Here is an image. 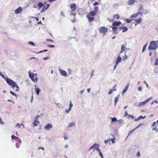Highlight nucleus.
Wrapping results in <instances>:
<instances>
[{
    "label": "nucleus",
    "mask_w": 158,
    "mask_h": 158,
    "mask_svg": "<svg viewBox=\"0 0 158 158\" xmlns=\"http://www.w3.org/2000/svg\"><path fill=\"white\" fill-rule=\"evenodd\" d=\"M6 81L8 85H11L13 88L16 87V89L15 90L16 91H19V86L16 84L15 82L13 80L8 78H7L6 79Z\"/></svg>",
    "instance_id": "f257e3e1"
},
{
    "label": "nucleus",
    "mask_w": 158,
    "mask_h": 158,
    "mask_svg": "<svg viewBox=\"0 0 158 158\" xmlns=\"http://www.w3.org/2000/svg\"><path fill=\"white\" fill-rule=\"evenodd\" d=\"M158 40L157 41H152L150 42L148 47V50H155L157 48Z\"/></svg>",
    "instance_id": "f03ea898"
},
{
    "label": "nucleus",
    "mask_w": 158,
    "mask_h": 158,
    "mask_svg": "<svg viewBox=\"0 0 158 158\" xmlns=\"http://www.w3.org/2000/svg\"><path fill=\"white\" fill-rule=\"evenodd\" d=\"M96 15V11H91L87 15L86 18H87L88 21L92 22L95 19L94 16Z\"/></svg>",
    "instance_id": "7ed1b4c3"
},
{
    "label": "nucleus",
    "mask_w": 158,
    "mask_h": 158,
    "mask_svg": "<svg viewBox=\"0 0 158 158\" xmlns=\"http://www.w3.org/2000/svg\"><path fill=\"white\" fill-rule=\"evenodd\" d=\"M108 28L107 27L104 26L100 27L99 31L100 33H102L104 35L106 34V33L108 31Z\"/></svg>",
    "instance_id": "20e7f679"
},
{
    "label": "nucleus",
    "mask_w": 158,
    "mask_h": 158,
    "mask_svg": "<svg viewBox=\"0 0 158 158\" xmlns=\"http://www.w3.org/2000/svg\"><path fill=\"white\" fill-rule=\"evenodd\" d=\"M127 44V43H125V44H123L121 46V50L120 52H119L120 54H121L123 52H124L126 49H127L126 48V45Z\"/></svg>",
    "instance_id": "39448f33"
},
{
    "label": "nucleus",
    "mask_w": 158,
    "mask_h": 158,
    "mask_svg": "<svg viewBox=\"0 0 158 158\" xmlns=\"http://www.w3.org/2000/svg\"><path fill=\"white\" fill-rule=\"evenodd\" d=\"M38 117H39V116L37 117V116H36V117L35 118L34 120L33 124L35 126H38L40 123V122L38 121L37 118Z\"/></svg>",
    "instance_id": "423d86ee"
},
{
    "label": "nucleus",
    "mask_w": 158,
    "mask_h": 158,
    "mask_svg": "<svg viewBox=\"0 0 158 158\" xmlns=\"http://www.w3.org/2000/svg\"><path fill=\"white\" fill-rule=\"evenodd\" d=\"M70 8L72 12H74L76 9V6L75 3L71 4L70 5Z\"/></svg>",
    "instance_id": "0eeeda50"
},
{
    "label": "nucleus",
    "mask_w": 158,
    "mask_h": 158,
    "mask_svg": "<svg viewBox=\"0 0 158 158\" xmlns=\"http://www.w3.org/2000/svg\"><path fill=\"white\" fill-rule=\"evenodd\" d=\"M120 53H119V54H118V56L117 59V60H116V64H118V63L120 62L121 61L122 59L120 56Z\"/></svg>",
    "instance_id": "6e6552de"
},
{
    "label": "nucleus",
    "mask_w": 158,
    "mask_h": 158,
    "mask_svg": "<svg viewBox=\"0 0 158 158\" xmlns=\"http://www.w3.org/2000/svg\"><path fill=\"white\" fill-rule=\"evenodd\" d=\"M52 127V124H48L44 127L45 130L49 131V129Z\"/></svg>",
    "instance_id": "1a4fd4ad"
},
{
    "label": "nucleus",
    "mask_w": 158,
    "mask_h": 158,
    "mask_svg": "<svg viewBox=\"0 0 158 158\" xmlns=\"http://www.w3.org/2000/svg\"><path fill=\"white\" fill-rule=\"evenodd\" d=\"M60 71L61 75H63L64 77H66L67 76V74L66 72L63 70H60Z\"/></svg>",
    "instance_id": "9d476101"
},
{
    "label": "nucleus",
    "mask_w": 158,
    "mask_h": 158,
    "mask_svg": "<svg viewBox=\"0 0 158 158\" xmlns=\"http://www.w3.org/2000/svg\"><path fill=\"white\" fill-rule=\"evenodd\" d=\"M22 10V8L21 7H19L17 9L15 10V13L17 14L20 13Z\"/></svg>",
    "instance_id": "9b49d317"
},
{
    "label": "nucleus",
    "mask_w": 158,
    "mask_h": 158,
    "mask_svg": "<svg viewBox=\"0 0 158 158\" xmlns=\"http://www.w3.org/2000/svg\"><path fill=\"white\" fill-rule=\"evenodd\" d=\"M119 29L120 30H121L123 29L122 32H124L127 31L128 29V28L126 27L122 26L119 27Z\"/></svg>",
    "instance_id": "f8f14e48"
},
{
    "label": "nucleus",
    "mask_w": 158,
    "mask_h": 158,
    "mask_svg": "<svg viewBox=\"0 0 158 158\" xmlns=\"http://www.w3.org/2000/svg\"><path fill=\"white\" fill-rule=\"evenodd\" d=\"M121 23L120 21L117 22L115 21L114 22H113L112 24V25L114 26H117L119 25L120 24H121Z\"/></svg>",
    "instance_id": "ddd939ff"
},
{
    "label": "nucleus",
    "mask_w": 158,
    "mask_h": 158,
    "mask_svg": "<svg viewBox=\"0 0 158 158\" xmlns=\"http://www.w3.org/2000/svg\"><path fill=\"white\" fill-rule=\"evenodd\" d=\"M136 0H129L127 2V4L129 5H131L135 2Z\"/></svg>",
    "instance_id": "4468645a"
},
{
    "label": "nucleus",
    "mask_w": 158,
    "mask_h": 158,
    "mask_svg": "<svg viewBox=\"0 0 158 158\" xmlns=\"http://www.w3.org/2000/svg\"><path fill=\"white\" fill-rule=\"evenodd\" d=\"M142 21V19L140 18L138 19H136L135 20V22L136 23L135 24V25L136 26L137 24H139L141 23V22Z\"/></svg>",
    "instance_id": "2eb2a0df"
},
{
    "label": "nucleus",
    "mask_w": 158,
    "mask_h": 158,
    "mask_svg": "<svg viewBox=\"0 0 158 158\" xmlns=\"http://www.w3.org/2000/svg\"><path fill=\"white\" fill-rule=\"evenodd\" d=\"M29 76L30 78L31 79V80L34 82L35 81V79H34V73H29Z\"/></svg>",
    "instance_id": "dca6fc26"
},
{
    "label": "nucleus",
    "mask_w": 158,
    "mask_h": 158,
    "mask_svg": "<svg viewBox=\"0 0 158 158\" xmlns=\"http://www.w3.org/2000/svg\"><path fill=\"white\" fill-rule=\"evenodd\" d=\"M99 147V145L98 144H95L94 145L92 146L89 149V150H91L92 149H94V148H98Z\"/></svg>",
    "instance_id": "f3484780"
},
{
    "label": "nucleus",
    "mask_w": 158,
    "mask_h": 158,
    "mask_svg": "<svg viewBox=\"0 0 158 158\" xmlns=\"http://www.w3.org/2000/svg\"><path fill=\"white\" fill-rule=\"evenodd\" d=\"M35 91L36 92V93L37 94V95H39V93L40 91V90L39 88H36V85H35Z\"/></svg>",
    "instance_id": "a211bd4d"
},
{
    "label": "nucleus",
    "mask_w": 158,
    "mask_h": 158,
    "mask_svg": "<svg viewBox=\"0 0 158 158\" xmlns=\"http://www.w3.org/2000/svg\"><path fill=\"white\" fill-rule=\"evenodd\" d=\"M120 17L119 15L118 14H116L114 15L113 16V19L114 20V19H118Z\"/></svg>",
    "instance_id": "6ab92c4d"
},
{
    "label": "nucleus",
    "mask_w": 158,
    "mask_h": 158,
    "mask_svg": "<svg viewBox=\"0 0 158 158\" xmlns=\"http://www.w3.org/2000/svg\"><path fill=\"white\" fill-rule=\"evenodd\" d=\"M129 86V84H127L124 88V89L123 90L122 92V94H124L127 91L128 87Z\"/></svg>",
    "instance_id": "aec40b11"
},
{
    "label": "nucleus",
    "mask_w": 158,
    "mask_h": 158,
    "mask_svg": "<svg viewBox=\"0 0 158 158\" xmlns=\"http://www.w3.org/2000/svg\"><path fill=\"white\" fill-rule=\"evenodd\" d=\"M97 150L98 151V152H99V154L100 156H101V157L102 158H103V155L102 154V152H101L100 149L98 148H96Z\"/></svg>",
    "instance_id": "412c9836"
},
{
    "label": "nucleus",
    "mask_w": 158,
    "mask_h": 158,
    "mask_svg": "<svg viewBox=\"0 0 158 158\" xmlns=\"http://www.w3.org/2000/svg\"><path fill=\"white\" fill-rule=\"evenodd\" d=\"M141 13L140 12H138L136 14H134L131 15V18H135L138 15L140 14Z\"/></svg>",
    "instance_id": "4be33fe9"
},
{
    "label": "nucleus",
    "mask_w": 158,
    "mask_h": 158,
    "mask_svg": "<svg viewBox=\"0 0 158 158\" xmlns=\"http://www.w3.org/2000/svg\"><path fill=\"white\" fill-rule=\"evenodd\" d=\"M38 7L40 9L43 6L44 4L42 2H40L38 3Z\"/></svg>",
    "instance_id": "5701e85b"
},
{
    "label": "nucleus",
    "mask_w": 158,
    "mask_h": 158,
    "mask_svg": "<svg viewBox=\"0 0 158 158\" xmlns=\"http://www.w3.org/2000/svg\"><path fill=\"white\" fill-rule=\"evenodd\" d=\"M49 6L50 4H47V7H46L45 8L44 7L41 10V12H43V11H44L45 10H46L49 7Z\"/></svg>",
    "instance_id": "b1692460"
},
{
    "label": "nucleus",
    "mask_w": 158,
    "mask_h": 158,
    "mask_svg": "<svg viewBox=\"0 0 158 158\" xmlns=\"http://www.w3.org/2000/svg\"><path fill=\"white\" fill-rule=\"evenodd\" d=\"M75 125V123L74 122H72L70 123H69L68 127H71L73 126H74Z\"/></svg>",
    "instance_id": "393cba45"
},
{
    "label": "nucleus",
    "mask_w": 158,
    "mask_h": 158,
    "mask_svg": "<svg viewBox=\"0 0 158 158\" xmlns=\"http://www.w3.org/2000/svg\"><path fill=\"white\" fill-rule=\"evenodd\" d=\"M135 130V129L134 128L133 129H132L131 130H130L128 133V135H130L131 134L132 132H133Z\"/></svg>",
    "instance_id": "a878e982"
},
{
    "label": "nucleus",
    "mask_w": 158,
    "mask_h": 158,
    "mask_svg": "<svg viewBox=\"0 0 158 158\" xmlns=\"http://www.w3.org/2000/svg\"><path fill=\"white\" fill-rule=\"evenodd\" d=\"M15 140L16 141H19V143H21V141L20 139H19V138L18 137L16 136L15 139Z\"/></svg>",
    "instance_id": "bb28decb"
},
{
    "label": "nucleus",
    "mask_w": 158,
    "mask_h": 158,
    "mask_svg": "<svg viewBox=\"0 0 158 158\" xmlns=\"http://www.w3.org/2000/svg\"><path fill=\"white\" fill-rule=\"evenodd\" d=\"M117 27H115V26H113L112 27V28L113 30L114 31H116L117 29Z\"/></svg>",
    "instance_id": "cd10ccee"
},
{
    "label": "nucleus",
    "mask_w": 158,
    "mask_h": 158,
    "mask_svg": "<svg viewBox=\"0 0 158 158\" xmlns=\"http://www.w3.org/2000/svg\"><path fill=\"white\" fill-rule=\"evenodd\" d=\"M145 117H143L142 116H139L138 118H137V119H135V121H138V120H139V119H140L141 118H144Z\"/></svg>",
    "instance_id": "c85d7f7f"
},
{
    "label": "nucleus",
    "mask_w": 158,
    "mask_h": 158,
    "mask_svg": "<svg viewBox=\"0 0 158 158\" xmlns=\"http://www.w3.org/2000/svg\"><path fill=\"white\" fill-rule=\"evenodd\" d=\"M146 101H145L143 102H140L139 104V106L143 105H145V104H146Z\"/></svg>",
    "instance_id": "c756f323"
},
{
    "label": "nucleus",
    "mask_w": 158,
    "mask_h": 158,
    "mask_svg": "<svg viewBox=\"0 0 158 158\" xmlns=\"http://www.w3.org/2000/svg\"><path fill=\"white\" fill-rule=\"evenodd\" d=\"M125 21L127 23H130L131 22V20H130V19H125Z\"/></svg>",
    "instance_id": "7c9ffc66"
},
{
    "label": "nucleus",
    "mask_w": 158,
    "mask_h": 158,
    "mask_svg": "<svg viewBox=\"0 0 158 158\" xmlns=\"http://www.w3.org/2000/svg\"><path fill=\"white\" fill-rule=\"evenodd\" d=\"M116 85L115 84L113 87L112 89V90H113V91H115L116 90Z\"/></svg>",
    "instance_id": "2f4dec72"
},
{
    "label": "nucleus",
    "mask_w": 158,
    "mask_h": 158,
    "mask_svg": "<svg viewBox=\"0 0 158 158\" xmlns=\"http://www.w3.org/2000/svg\"><path fill=\"white\" fill-rule=\"evenodd\" d=\"M117 120V118L115 117L113 118L112 119V122H116Z\"/></svg>",
    "instance_id": "473e14b6"
},
{
    "label": "nucleus",
    "mask_w": 158,
    "mask_h": 158,
    "mask_svg": "<svg viewBox=\"0 0 158 158\" xmlns=\"http://www.w3.org/2000/svg\"><path fill=\"white\" fill-rule=\"evenodd\" d=\"M118 97H116L114 99L115 104H116L117 102L118 101Z\"/></svg>",
    "instance_id": "72a5a7b5"
},
{
    "label": "nucleus",
    "mask_w": 158,
    "mask_h": 158,
    "mask_svg": "<svg viewBox=\"0 0 158 158\" xmlns=\"http://www.w3.org/2000/svg\"><path fill=\"white\" fill-rule=\"evenodd\" d=\"M22 125H23L24 126V125L23 123H21L20 124H17L16 125L17 127L19 128Z\"/></svg>",
    "instance_id": "f704fd0d"
},
{
    "label": "nucleus",
    "mask_w": 158,
    "mask_h": 158,
    "mask_svg": "<svg viewBox=\"0 0 158 158\" xmlns=\"http://www.w3.org/2000/svg\"><path fill=\"white\" fill-rule=\"evenodd\" d=\"M158 58H157L155 61V65L156 66L158 64Z\"/></svg>",
    "instance_id": "c9c22d12"
},
{
    "label": "nucleus",
    "mask_w": 158,
    "mask_h": 158,
    "mask_svg": "<svg viewBox=\"0 0 158 158\" xmlns=\"http://www.w3.org/2000/svg\"><path fill=\"white\" fill-rule=\"evenodd\" d=\"M143 125V124H139L137 127H136L135 128V130L138 128H139L140 127L142 126Z\"/></svg>",
    "instance_id": "e433bc0d"
},
{
    "label": "nucleus",
    "mask_w": 158,
    "mask_h": 158,
    "mask_svg": "<svg viewBox=\"0 0 158 158\" xmlns=\"http://www.w3.org/2000/svg\"><path fill=\"white\" fill-rule=\"evenodd\" d=\"M70 14L73 16H75L76 15V13L75 12H72V11H71V14Z\"/></svg>",
    "instance_id": "4c0bfd02"
},
{
    "label": "nucleus",
    "mask_w": 158,
    "mask_h": 158,
    "mask_svg": "<svg viewBox=\"0 0 158 158\" xmlns=\"http://www.w3.org/2000/svg\"><path fill=\"white\" fill-rule=\"evenodd\" d=\"M126 54V52H125V56H123V60H125L127 58V56Z\"/></svg>",
    "instance_id": "58836bf2"
},
{
    "label": "nucleus",
    "mask_w": 158,
    "mask_h": 158,
    "mask_svg": "<svg viewBox=\"0 0 158 158\" xmlns=\"http://www.w3.org/2000/svg\"><path fill=\"white\" fill-rule=\"evenodd\" d=\"M10 93L12 94L13 95L15 96L16 97V94H15L14 92H13L12 91H10Z\"/></svg>",
    "instance_id": "ea45409f"
},
{
    "label": "nucleus",
    "mask_w": 158,
    "mask_h": 158,
    "mask_svg": "<svg viewBox=\"0 0 158 158\" xmlns=\"http://www.w3.org/2000/svg\"><path fill=\"white\" fill-rule=\"evenodd\" d=\"M73 106V105L71 102V101H70V104H69V108L71 109L72 107Z\"/></svg>",
    "instance_id": "a19ab883"
},
{
    "label": "nucleus",
    "mask_w": 158,
    "mask_h": 158,
    "mask_svg": "<svg viewBox=\"0 0 158 158\" xmlns=\"http://www.w3.org/2000/svg\"><path fill=\"white\" fill-rule=\"evenodd\" d=\"M152 99V98H150L148 99H147L145 101H146V103H147L148 102H149L151 99Z\"/></svg>",
    "instance_id": "79ce46f5"
},
{
    "label": "nucleus",
    "mask_w": 158,
    "mask_h": 158,
    "mask_svg": "<svg viewBox=\"0 0 158 158\" xmlns=\"http://www.w3.org/2000/svg\"><path fill=\"white\" fill-rule=\"evenodd\" d=\"M94 9L95 10L93 11H96V14L97 13V11L98 10V7L97 6H95L94 7Z\"/></svg>",
    "instance_id": "37998d69"
},
{
    "label": "nucleus",
    "mask_w": 158,
    "mask_h": 158,
    "mask_svg": "<svg viewBox=\"0 0 158 158\" xmlns=\"http://www.w3.org/2000/svg\"><path fill=\"white\" fill-rule=\"evenodd\" d=\"M152 130H155L156 132L158 131V128H157L156 127H154L152 129Z\"/></svg>",
    "instance_id": "c03bdc74"
},
{
    "label": "nucleus",
    "mask_w": 158,
    "mask_h": 158,
    "mask_svg": "<svg viewBox=\"0 0 158 158\" xmlns=\"http://www.w3.org/2000/svg\"><path fill=\"white\" fill-rule=\"evenodd\" d=\"M148 43L146 44L143 46V50H142L143 52L145 50L146 45Z\"/></svg>",
    "instance_id": "a18cd8bd"
},
{
    "label": "nucleus",
    "mask_w": 158,
    "mask_h": 158,
    "mask_svg": "<svg viewBox=\"0 0 158 158\" xmlns=\"http://www.w3.org/2000/svg\"><path fill=\"white\" fill-rule=\"evenodd\" d=\"M110 140H112V142L113 143H114L115 142L114 141L115 140V138L114 137L113 139H110Z\"/></svg>",
    "instance_id": "49530a36"
},
{
    "label": "nucleus",
    "mask_w": 158,
    "mask_h": 158,
    "mask_svg": "<svg viewBox=\"0 0 158 158\" xmlns=\"http://www.w3.org/2000/svg\"><path fill=\"white\" fill-rule=\"evenodd\" d=\"M48 51V50L45 49L44 50L41 51H40V52L37 53H41L43 52H46V51Z\"/></svg>",
    "instance_id": "de8ad7c7"
},
{
    "label": "nucleus",
    "mask_w": 158,
    "mask_h": 158,
    "mask_svg": "<svg viewBox=\"0 0 158 158\" xmlns=\"http://www.w3.org/2000/svg\"><path fill=\"white\" fill-rule=\"evenodd\" d=\"M71 109L69 108L68 109L66 110L65 112L66 113H68L70 111Z\"/></svg>",
    "instance_id": "09e8293b"
},
{
    "label": "nucleus",
    "mask_w": 158,
    "mask_h": 158,
    "mask_svg": "<svg viewBox=\"0 0 158 158\" xmlns=\"http://www.w3.org/2000/svg\"><path fill=\"white\" fill-rule=\"evenodd\" d=\"M140 156V153L139 152H138L136 154V156L137 157H139Z\"/></svg>",
    "instance_id": "8fccbe9b"
},
{
    "label": "nucleus",
    "mask_w": 158,
    "mask_h": 158,
    "mask_svg": "<svg viewBox=\"0 0 158 158\" xmlns=\"http://www.w3.org/2000/svg\"><path fill=\"white\" fill-rule=\"evenodd\" d=\"M4 123L3 122V121L2 120V119L0 117V124H3Z\"/></svg>",
    "instance_id": "3c124183"
},
{
    "label": "nucleus",
    "mask_w": 158,
    "mask_h": 158,
    "mask_svg": "<svg viewBox=\"0 0 158 158\" xmlns=\"http://www.w3.org/2000/svg\"><path fill=\"white\" fill-rule=\"evenodd\" d=\"M29 44H31L32 45H35V44L32 42H28Z\"/></svg>",
    "instance_id": "603ef678"
},
{
    "label": "nucleus",
    "mask_w": 158,
    "mask_h": 158,
    "mask_svg": "<svg viewBox=\"0 0 158 158\" xmlns=\"http://www.w3.org/2000/svg\"><path fill=\"white\" fill-rule=\"evenodd\" d=\"M128 115H129L128 114L127 112V111H125V113L124 115V116L125 117H126V116H128Z\"/></svg>",
    "instance_id": "864d4df0"
},
{
    "label": "nucleus",
    "mask_w": 158,
    "mask_h": 158,
    "mask_svg": "<svg viewBox=\"0 0 158 158\" xmlns=\"http://www.w3.org/2000/svg\"><path fill=\"white\" fill-rule=\"evenodd\" d=\"M16 137V136H15V135H11V138L12 139H15Z\"/></svg>",
    "instance_id": "5fc2aeb1"
},
{
    "label": "nucleus",
    "mask_w": 158,
    "mask_h": 158,
    "mask_svg": "<svg viewBox=\"0 0 158 158\" xmlns=\"http://www.w3.org/2000/svg\"><path fill=\"white\" fill-rule=\"evenodd\" d=\"M48 46L49 47L54 48L55 47V46L54 45H48Z\"/></svg>",
    "instance_id": "6e6d98bb"
},
{
    "label": "nucleus",
    "mask_w": 158,
    "mask_h": 158,
    "mask_svg": "<svg viewBox=\"0 0 158 158\" xmlns=\"http://www.w3.org/2000/svg\"><path fill=\"white\" fill-rule=\"evenodd\" d=\"M99 4V3L97 2H96L94 4V6H96L98 5Z\"/></svg>",
    "instance_id": "4d7b16f0"
},
{
    "label": "nucleus",
    "mask_w": 158,
    "mask_h": 158,
    "mask_svg": "<svg viewBox=\"0 0 158 158\" xmlns=\"http://www.w3.org/2000/svg\"><path fill=\"white\" fill-rule=\"evenodd\" d=\"M19 143H16V147L17 148H19Z\"/></svg>",
    "instance_id": "13d9d810"
},
{
    "label": "nucleus",
    "mask_w": 158,
    "mask_h": 158,
    "mask_svg": "<svg viewBox=\"0 0 158 158\" xmlns=\"http://www.w3.org/2000/svg\"><path fill=\"white\" fill-rule=\"evenodd\" d=\"M129 117H131L132 119H133L134 118V117L133 115H128Z\"/></svg>",
    "instance_id": "bf43d9fd"
},
{
    "label": "nucleus",
    "mask_w": 158,
    "mask_h": 158,
    "mask_svg": "<svg viewBox=\"0 0 158 158\" xmlns=\"http://www.w3.org/2000/svg\"><path fill=\"white\" fill-rule=\"evenodd\" d=\"M0 75L3 78H5V76H4L2 74V73L1 72H0Z\"/></svg>",
    "instance_id": "052dcab7"
},
{
    "label": "nucleus",
    "mask_w": 158,
    "mask_h": 158,
    "mask_svg": "<svg viewBox=\"0 0 158 158\" xmlns=\"http://www.w3.org/2000/svg\"><path fill=\"white\" fill-rule=\"evenodd\" d=\"M40 149H42V150H44V147H39L38 148V149L39 150Z\"/></svg>",
    "instance_id": "680f3d73"
},
{
    "label": "nucleus",
    "mask_w": 158,
    "mask_h": 158,
    "mask_svg": "<svg viewBox=\"0 0 158 158\" xmlns=\"http://www.w3.org/2000/svg\"><path fill=\"white\" fill-rule=\"evenodd\" d=\"M113 91V90L110 89L109 92V94H110Z\"/></svg>",
    "instance_id": "e2e57ef3"
},
{
    "label": "nucleus",
    "mask_w": 158,
    "mask_h": 158,
    "mask_svg": "<svg viewBox=\"0 0 158 158\" xmlns=\"http://www.w3.org/2000/svg\"><path fill=\"white\" fill-rule=\"evenodd\" d=\"M46 40L47 41H51V42H53V41L52 40H51V39H47Z\"/></svg>",
    "instance_id": "0e129e2a"
},
{
    "label": "nucleus",
    "mask_w": 158,
    "mask_h": 158,
    "mask_svg": "<svg viewBox=\"0 0 158 158\" xmlns=\"http://www.w3.org/2000/svg\"><path fill=\"white\" fill-rule=\"evenodd\" d=\"M109 141V140L108 139L107 140H106L105 141V143H107Z\"/></svg>",
    "instance_id": "69168bd1"
},
{
    "label": "nucleus",
    "mask_w": 158,
    "mask_h": 158,
    "mask_svg": "<svg viewBox=\"0 0 158 158\" xmlns=\"http://www.w3.org/2000/svg\"><path fill=\"white\" fill-rule=\"evenodd\" d=\"M117 65L118 64H116V63H115V65H114V70L117 67Z\"/></svg>",
    "instance_id": "338daca9"
},
{
    "label": "nucleus",
    "mask_w": 158,
    "mask_h": 158,
    "mask_svg": "<svg viewBox=\"0 0 158 158\" xmlns=\"http://www.w3.org/2000/svg\"><path fill=\"white\" fill-rule=\"evenodd\" d=\"M156 124V122H154L152 124V126H153V127H154V126Z\"/></svg>",
    "instance_id": "774afa93"
}]
</instances>
